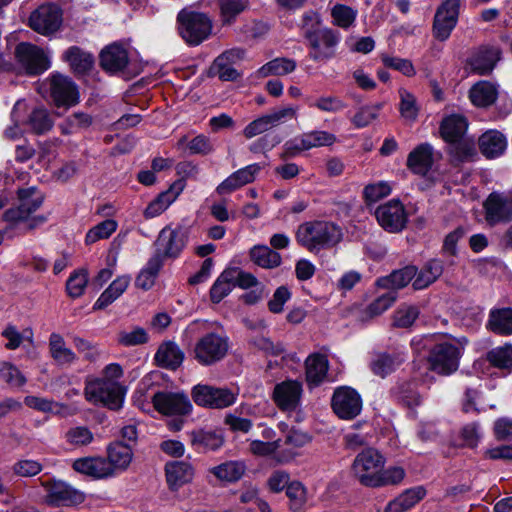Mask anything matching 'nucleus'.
<instances>
[{"label": "nucleus", "instance_id": "nucleus-40", "mask_svg": "<svg viewBox=\"0 0 512 512\" xmlns=\"http://www.w3.org/2000/svg\"><path fill=\"white\" fill-rule=\"evenodd\" d=\"M443 273L442 261L432 259L428 261L420 272L416 273V278L413 281V287L416 290H421L434 283Z\"/></svg>", "mask_w": 512, "mask_h": 512}, {"label": "nucleus", "instance_id": "nucleus-32", "mask_svg": "<svg viewBox=\"0 0 512 512\" xmlns=\"http://www.w3.org/2000/svg\"><path fill=\"white\" fill-rule=\"evenodd\" d=\"M25 125L31 133L43 135L53 128L54 119L45 107L37 106L29 113Z\"/></svg>", "mask_w": 512, "mask_h": 512}, {"label": "nucleus", "instance_id": "nucleus-6", "mask_svg": "<svg viewBox=\"0 0 512 512\" xmlns=\"http://www.w3.org/2000/svg\"><path fill=\"white\" fill-rule=\"evenodd\" d=\"M384 457L374 448H367L360 452L352 464V473L360 484L375 488L380 470L384 468Z\"/></svg>", "mask_w": 512, "mask_h": 512}, {"label": "nucleus", "instance_id": "nucleus-34", "mask_svg": "<svg viewBox=\"0 0 512 512\" xmlns=\"http://www.w3.org/2000/svg\"><path fill=\"white\" fill-rule=\"evenodd\" d=\"M425 495L426 490L422 486L407 489L387 504L385 512H405L415 506Z\"/></svg>", "mask_w": 512, "mask_h": 512}, {"label": "nucleus", "instance_id": "nucleus-29", "mask_svg": "<svg viewBox=\"0 0 512 512\" xmlns=\"http://www.w3.org/2000/svg\"><path fill=\"white\" fill-rule=\"evenodd\" d=\"M154 359L159 367L175 370L182 364L184 353L176 343L167 341L159 346Z\"/></svg>", "mask_w": 512, "mask_h": 512}, {"label": "nucleus", "instance_id": "nucleus-39", "mask_svg": "<svg viewBox=\"0 0 512 512\" xmlns=\"http://www.w3.org/2000/svg\"><path fill=\"white\" fill-rule=\"evenodd\" d=\"M63 59L68 62L71 69L79 74L89 71L94 64L92 54L77 46L69 47L63 54Z\"/></svg>", "mask_w": 512, "mask_h": 512}, {"label": "nucleus", "instance_id": "nucleus-53", "mask_svg": "<svg viewBox=\"0 0 512 512\" xmlns=\"http://www.w3.org/2000/svg\"><path fill=\"white\" fill-rule=\"evenodd\" d=\"M401 116L410 122L416 120L419 108L415 96L404 88L399 90Z\"/></svg>", "mask_w": 512, "mask_h": 512}, {"label": "nucleus", "instance_id": "nucleus-24", "mask_svg": "<svg viewBox=\"0 0 512 512\" xmlns=\"http://www.w3.org/2000/svg\"><path fill=\"white\" fill-rule=\"evenodd\" d=\"M128 62V51L119 43L110 44L101 51L100 65L107 72H120L126 68Z\"/></svg>", "mask_w": 512, "mask_h": 512}, {"label": "nucleus", "instance_id": "nucleus-7", "mask_svg": "<svg viewBox=\"0 0 512 512\" xmlns=\"http://www.w3.org/2000/svg\"><path fill=\"white\" fill-rule=\"evenodd\" d=\"M305 38L308 40L309 57L315 62H327L335 57L336 48L340 41L338 32L328 28L307 30Z\"/></svg>", "mask_w": 512, "mask_h": 512}, {"label": "nucleus", "instance_id": "nucleus-47", "mask_svg": "<svg viewBox=\"0 0 512 512\" xmlns=\"http://www.w3.org/2000/svg\"><path fill=\"white\" fill-rule=\"evenodd\" d=\"M449 144V154L455 161L464 162L475 154L474 141L465 136Z\"/></svg>", "mask_w": 512, "mask_h": 512}, {"label": "nucleus", "instance_id": "nucleus-51", "mask_svg": "<svg viewBox=\"0 0 512 512\" xmlns=\"http://www.w3.org/2000/svg\"><path fill=\"white\" fill-rule=\"evenodd\" d=\"M419 316V309L412 305H401L393 314V326L409 328Z\"/></svg>", "mask_w": 512, "mask_h": 512}, {"label": "nucleus", "instance_id": "nucleus-23", "mask_svg": "<svg viewBox=\"0 0 512 512\" xmlns=\"http://www.w3.org/2000/svg\"><path fill=\"white\" fill-rule=\"evenodd\" d=\"M133 460L132 448L121 441H115L107 447L106 462L109 464L112 476L128 469Z\"/></svg>", "mask_w": 512, "mask_h": 512}, {"label": "nucleus", "instance_id": "nucleus-15", "mask_svg": "<svg viewBox=\"0 0 512 512\" xmlns=\"http://www.w3.org/2000/svg\"><path fill=\"white\" fill-rule=\"evenodd\" d=\"M49 90L57 107H72L79 102V92L75 83L67 76L54 74L49 78Z\"/></svg>", "mask_w": 512, "mask_h": 512}, {"label": "nucleus", "instance_id": "nucleus-25", "mask_svg": "<svg viewBox=\"0 0 512 512\" xmlns=\"http://www.w3.org/2000/svg\"><path fill=\"white\" fill-rule=\"evenodd\" d=\"M73 469L94 479L113 477L106 458L100 456L76 459L73 462Z\"/></svg>", "mask_w": 512, "mask_h": 512}, {"label": "nucleus", "instance_id": "nucleus-18", "mask_svg": "<svg viewBox=\"0 0 512 512\" xmlns=\"http://www.w3.org/2000/svg\"><path fill=\"white\" fill-rule=\"evenodd\" d=\"M16 57L28 74L37 75L50 67V61L44 51L30 43L22 42L15 50Z\"/></svg>", "mask_w": 512, "mask_h": 512}, {"label": "nucleus", "instance_id": "nucleus-63", "mask_svg": "<svg viewBox=\"0 0 512 512\" xmlns=\"http://www.w3.org/2000/svg\"><path fill=\"white\" fill-rule=\"evenodd\" d=\"M391 193V186L386 181L371 183L364 187L363 198L368 203H374L388 196Z\"/></svg>", "mask_w": 512, "mask_h": 512}, {"label": "nucleus", "instance_id": "nucleus-12", "mask_svg": "<svg viewBox=\"0 0 512 512\" xmlns=\"http://www.w3.org/2000/svg\"><path fill=\"white\" fill-rule=\"evenodd\" d=\"M46 491V502L53 506L71 505L82 502L84 497L79 491L61 480L49 478L38 479Z\"/></svg>", "mask_w": 512, "mask_h": 512}, {"label": "nucleus", "instance_id": "nucleus-5", "mask_svg": "<svg viewBox=\"0 0 512 512\" xmlns=\"http://www.w3.org/2000/svg\"><path fill=\"white\" fill-rule=\"evenodd\" d=\"M125 391L117 381L96 378L86 381L84 395L93 404H102L111 410L122 407Z\"/></svg>", "mask_w": 512, "mask_h": 512}, {"label": "nucleus", "instance_id": "nucleus-21", "mask_svg": "<svg viewBox=\"0 0 512 512\" xmlns=\"http://www.w3.org/2000/svg\"><path fill=\"white\" fill-rule=\"evenodd\" d=\"M262 168L261 164L254 163L238 169L216 187V192L219 195H227L244 185L252 183Z\"/></svg>", "mask_w": 512, "mask_h": 512}, {"label": "nucleus", "instance_id": "nucleus-49", "mask_svg": "<svg viewBox=\"0 0 512 512\" xmlns=\"http://www.w3.org/2000/svg\"><path fill=\"white\" fill-rule=\"evenodd\" d=\"M397 299V292L388 291L379 297H377L374 301H372L365 310V315L367 318H374L376 316L381 315L387 309H389L393 303Z\"/></svg>", "mask_w": 512, "mask_h": 512}, {"label": "nucleus", "instance_id": "nucleus-3", "mask_svg": "<svg viewBox=\"0 0 512 512\" xmlns=\"http://www.w3.org/2000/svg\"><path fill=\"white\" fill-rule=\"evenodd\" d=\"M19 205L6 210L3 219L11 224L26 223L27 229L32 230L42 225L46 218L42 215L32 216L43 202L42 195L34 188L18 191Z\"/></svg>", "mask_w": 512, "mask_h": 512}, {"label": "nucleus", "instance_id": "nucleus-42", "mask_svg": "<svg viewBox=\"0 0 512 512\" xmlns=\"http://www.w3.org/2000/svg\"><path fill=\"white\" fill-rule=\"evenodd\" d=\"M251 260L265 269H273L281 264V255L267 245H256L250 250Z\"/></svg>", "mask_w": 512, "mask_h": 512}, {"label": "nucleus", "instance_id": "nucleus-50", "mask_svg": "<svg viewBox=\"0 0 512 512\" xmlns=\"http://www.w3.org/2000/svg\"><path fill=\"white\" fill-rule=\"evenodd\" d=\"M117 222L113 219H106L91 228L85 237V243L90 245L101 239L110 237L117 229Z\"/></svg>", "mask_w": 512, "mask_h": 512}, {"label": "nucleus", "instance_id": "nucleus-8", "mask_svg": "<svg viewBox=\"0 0 512 512\" xmlns=\"http://www.w3.org/2000/svg\"><path fill=\"white\" fill-rule=\"evenodd\" d=\"M229 339L222 333L209 332L198 339L194 346V357L202 365H212L228 353Z\"/></svg>", "mask_w": 512, "mask_h": 512}, {"label": "nucleus", "instance_id": "nucleus-38", "mask_svg": "<svg viewBox=\"0 0 512 512\" xmlns=\"http://www.w3.org/2000/svg\"><path fill=\"white\" fill-rule=\"evenodd\" d=\"M469 96L474 105L487 107L496 101L498 90L496 85L491 82L479 81L472 86Z\"/></svg>", "mask_w": 512, "mask_h": 512}, {"label": "nucleus", "instance_id": "nucleus-41", "mask_svg": "<svg viewBox=\"0 0 512 512\" xmlns=\"http://www.w3.org/2000/svg\"><path fill=\"white\" fill-rule=\"evenodd\" d=\"M182 187L171 186L167 191L162 192L145 209V218H153L164 212L178 197Z\"/></svg>", "mask_w": 512, "mask_h": 512}, {"label": "nucleus", "instance_id": "nucleus-33", "mask_svg": "<svg viewBox=\"0 0 512 512\" xmlns=\"http://www.w3.org/2000/svg\"><path fill=\"white\" fill-rule=\"evenodd\" d=\"M467 128L468 122L463 115L452 114L442 120L440 133L446 142H455L465 136Z\"/></svg>", "mask_w": 512, "mask_h": 512}, {"label": "nucleus", "instance_id": "nucleus-2", "mask_svg": "<svg viewBox=\"0 0 512 512\" xmlns=\"http://www.w3.org/2000/svg\"><path fill=\"white\" fill-rule=\"evenodd\" d=\"M466 337L454 338L435 343L429 350L427 362L429 370L441 376H449L459 368V362L465 346Z\"/></svg>", "mask_w": 512, "mask_h": 512}, {"label": "nucleus", "instance_id": "nucleus-9", "mask_svg": "<svg viewBox=\"0 0 512 512\" xmlns=\"http://www.w3.org/2000/svg\"><path fill=\"white\" fill-rule=\"evenodd\" d=\"M191 396L196 405L210 409H224L232 406L237 394L226 387L198 384L193 387Z\"/></svg>", "mask_w": 512, "mask_h": 512}, {"label": "nucleus", "instance_id": "nucleus-14", "mask_svg": "<svg viewBox=\"0 0 512 512\" xmlns=\"http://www.w3.org/2000/svg\"><path fill=\"white\" fill-rule=\"evenodd\" d=\"M152 403L155 410L163 415H187L193 408L183 392H157L152 397Z\"/></svg>", "mask_w": 512, "mask_h": 512}, {"label": "nucleus", "instance_id": "nucleus-44", "mask_svg": "<svg viewBox=\"0 0 512 512\" xmlns=\"http://www.w3.org/2000/svg\"><path fill=\"white\" fill-rule=\"evenodd\" d=\"M296 68V62L289 58H275L259 69L262 77L270 75L283 76L292 73Z\"/></svg>", "mask_w": 512, "mask_h": 512}, {"label": "nucleus", "instance_id": "nucleus-58", "mask_svg": "<svg viewBox=\"0 0 512 512\" xmlns=\"http://www.w3.org/2000/svg\"><path fill=\"white\" fill-rule=\"evenodd\" d=\"M487 360L495 367H512V345L496 347L487 353Z\"/></svg>", "mask_w": 512, "mask_h": 512}, {"label": "nucleus", "instance_id": "nucleus-17", "mask_svg": "<svg viewBox=\"0 0 512 512\" xmlns=\"http://www.w3.org/2000/svg\"><path fill=\"white\" fill-rule=\"evenodd\" d=\"M486 220L489 224L512 220V191L491 193L484 203Z\"/></svg>", "mask_w": 512, "mask_h": 512}, {"label": "nucleus", "instance_id": "nucleus-46", "mask_svg": "<svg viewBox=\"0 0 512 512\" xmlns=\"http://www.w3.org/2000/svg\"><path fill=\"white\" fill-rule=\"evenodd\" d=\"M300 136L306 150L323 146H331L337 140L334 134L323 130L311 131L301 134Z\"/></svg>", "mask_w": 512, "mask_h": 512}, {"label": "nucleus", "instance_id": "nucleus-59", "mask_svg": "<svg viewBox=\"0 0 512 512\" xmlns=\"http://www.w3.org/2000/svg\"><path fill=\"white\" fill-rule=\"evenodd\" d=\"M269 30L270 27L267 23L261 21H250L240 28V33L246 41H257L264 38Z\"/></svg>", "mask_w": 512, "mask_h": 512}, {"label": "nucleus", "instance_id": "nucleus-60", "mask_svg": "<svg viewBox=\"0 0 512 512\" xmlns=\"http://www.w3.org/2000/svg\"><path fill=\"white\" fill-rule=\"evenodd\" d=\"M405 475V470L400 466H393L388 469L382 468V470H380L379 477H377L375 488L400 484Z\"/></svg>", "mask_w": 512, "mask_h": 512}, {"label": "nucleus", "instance_id": "nucleus-22", "mask_svg": "<svg viewBox=\"0 0 512 512\" xmlns=\"http://www.w3.org/2000/svg\"><path fill=\"white\" fill-rule=\"evenodd\" d=\"M440 157L428 143L416 146L407 157V167L415 174L426 175L432 168L435 160Z\"/></svg>", "mask_w": 512, "mask_h": 512}, {"label": "nucleus", "instance_id": "nucleus-11", "mask_svg": "<svg viewBox=\"0 0 512 512\" xmlns=\"http://www.w3.org/2000/svg\"><path fill=\"white\" fill-rule=\"evenodd\" d=\"M378 224L389 233L402 231L407 224L408 215L404 205L396 199H392L375 210Z\"/></svg>", "mask_w": 512, "mask_h": 512}, {"label": "nucleus", "instance_id": "nucleus-48", "mask_svg": "<svg viewBox=\"0 0 512 512\" xmlns=\"http://www.w3.org/2000/svg\"><path fill=\"white\" fill-rule=\"evenodd\" d=\"M0 379L13 388H20L27 381L23 373L7 361L0 362Z\"/></svg>", "mask_w": 512, "mask_h": 512}, {"label": "nucleus", "instance_id": "nucleus-13", "mask_svg": "<svg viewBox=\"0 0 512 512\" xmlns=\"http://www.w3.org/2000/svg\"><path fill=\"white\" fill-rule=\"evenodd\" d=\"M62 24V11L54 4L42 5L29 17L30 27L39 34L49 36L58 31Z\"/></svg>", "mask_w": 512, "mask_h": 512}, {"label": "nucleus", "instance_id": "nucleus-10", "mask_svg": "<svg viewBox=\"0 0 512 512\" xmlns=\"http://www.w3.org/2000/svg\"><path fill=\"white\" fill-rule=\"evenodd\" d=\"M362 398L360 394L349 386H341L335 389L331 407L334 413L343 420H351L362 411Z\"/></svg>", "mask_w": 512, "mask_h": 512}, {"label": "nucleus", "instance_id": "nucleus-30", "mask_svg": "<svg viewBox=\"0 0 512 512\" xmlns=\"http://www.w3.org/2000/svg\"><path fill=\"white\" fill-rule=\"evenodd\" d=\"M166 480L170 489L176 490L193 477V469L184 461L169 462L165 466Z\"/></svg>", "mask_w": 512, "mask_h": 512}, {"label": "nucleus", "instance_id": "nucleus-54", "mask_svg": "<svg viewBox=\"0 0 512 512\" xmlns=\"http://www.w3.org/2000/svg\"><path fill=\"white\" fill-rule=\"evenodd\" d=\"M396 395L407 407H416L422 403V397L414 382H403L396 388Z\"/></svg>", "mask_w": 512, "mask_h": 512}, {"label": "nucleus", "instance_id": "nucleus-16", "mask_svg": "<svg viewBox=\"0 0 512 512\" xmlns=\"http://www.w3.org/2000/svg\"><path fill=\"white\" fill-rule=\"evenodd\" d=\"M460 4L461 0H446L437 9L433 31L438 40L445 41L449 38L458 21Z\"/></svg>", "mask_w": 512, "mask_h": 512}, {"label": "nucleus", "instance_id": "nucleus-19", "mask_svg": "<svg viewBox=\"0 0 512 512\" xmlns=\"http://www.w3.org/2000/svg\"><path fill=\"white\" fill-rule=\"evenodd\" d=\"M185 243L186 235L181 227L176 229L165 227L160 231L156 240V253H160L163 258H175L180 254Z\"/></svg>", "mask_w": 512, "mask_h": 512}, {"label": "nucleus", "instance_id": "nucleus-20", "mask_svg": "<svg viewBox=\"0 0 512 512\" xmlns=\"http://www.w3.org/2000/svg\"><path fill=\"white\" fill-rule=\"evenodd\" d=\"M302 384L296 380H286L277 384L273 391V399L283 411H293L300 403Z\"/></svg>", "mask_w": 512, "mask_h": 512}, {"label": "nucleus", "instance_id": "nucleus-1", "mask_svg": "<svg viewBox=\"0 0 512 512\" xmlns=\"http://www.w3.org/2000/svg\"><path fill=\"white\" fill-rule=\"evenodd\" d=\"M341 240V228L329 221H308L299 225L296 231L297 243L312 253L332 248Z\"/></svg>", "mask_w": 512, "mask_h": 512}, {"label": "nucleus", "instance_id": "nucleus-27", "mask_svg": "<svg viewBox=\"0 0 512 512\" xmlns=\"http://www.w3.org/2000/svg\"><path fill=\"white\" fill-rule=\"evenodd\" d=\"M48 348L51 358L57 365L70 366L78 360L76 353L67 347L63 336L59 333L50 334Z\"/></svg>", "mask_w": 512, "mask_h": 512}, {"label": "nucleus", "instance_id": "nucleus-26", "mask_svg": "<svg viewBox=\"0 0 512 512\" xmlns=\"http://www.w3.org/2000/svg\"><path fill=\"white\" fill-rule=\"evenodd\" d=\"M501 51L496 46H482L478 48L469 60L473 71L480 75L490 73L500 59Z\"/></svg>", "mask_w": 512, "mask_h": 512}, {"label": "nucleus", "instance_id": "nucleus-36", "mask_svg": "<svg viewBox=\"0 0 512 512\" xmlns=\"http://www.w3.org/2000/svg\"><path fill=\"white\" fill-rule=\"evenodd\" d=\"M479 147L487 158H495L503 154L507 147V141L502 133L490 130L479 138Z\"/></svg>", "mask_w": 512, "mask_h": 512}, {"label": "nucleus", "instance_id": "nucleus-61", "mask_svg": "<svg viewBox=\"0 0 512 512\" xmlns=\"http://www.w3.org/2000/svg\"><path fill=\"white\" fill-rule=\"evenodd\" d=\"M331 16L336 25L342 28H348L354 23L357 11L349 6L336 4L331 10Z\"/></svg>", "mask_w": 512, "mask_h": 512}, {"label": "nucleus", "instance_id": "nucleus-56", "mask_svg": "<svg viewBox=\"0 0 512 512\" xmlns=\"http://www.w3.org/2000/svg\"><path fill=\"white\" fill-rule=\"evenodd\" d=\"M309 106L321 112L337 113L345 109L347 105L337 96L322 95L309 103Z\"/></svg>", "mask_w": 512, "mask_h": 512}, {"label": "nucleus", "instance_id": "nucleus-64", "mask_svg": "<svg viewBox=\"0 0 512 512\" xmlns=\"http://www.w3.org/2000/svg\"><path fill=\"white\" fill-rule=\"evenodd\" d=\"M117 340L123 346H135L146 343L148 335L145 329L135 327L131 330L120 331Z\"/></svg>", "mask_w": 512, "mask_h": 512}, {"label": "nucleus", "instance_id": "nucleus-43", "mask_svg": "<svg viewBox=\"0 0 512 512\" xmlns=\"http://www.w3.org/2000/svg\"><path fill=\"white\" fill-rule=\"evenodd\" d=\"M218 480L225 482H235L245 473V465L237 461H228L210 469Z\"/></svg>", "mask_w": 512, "mask_h": 512}, {"label": "nucleus", "instance_id": "nucleus-55", "mask_svg": "<svg viewBox=\"0 0 512 512\" xmlns=\"http://www.w3.org/2000/svg\"><path fill=\"white\" fill-rule=\"evenodd\" d=\"M192 443L203 449L217 450L223 445V438L214 432L199 430L192 433Z\"/></svg>", "mask_w": 512, "mask_h": 512}, {"label": "nucleus", "instance_id": "nucleus-31", "mask_svg": "<svg viewBox=\"0 0 512 512\" xmlns=\"http://www.w3.org/2000/svg\"><path fill=\"white\" fill-rule=\"evenodd\" d=\"M486 327L488 330L498 335H512V308L492 309L489 313Z\"/></svg>", "mask_w": 512, "mask_h": 512}, {"label": "nucleus", "instance_id": "nucleus-37", "mask_svg": "<svg viewBox=\"0 0 512 512\" xmlns=\"http://www.w3.org/2000/svg\"><path fill=\"white\" fill-rule=\"evenodd\" d=\"M416 273L417 268L415 266H406L393 271L386 277L379 278L377 285L389 291L396 292V290L404 288L416 276Z\"/></svg>", "mask_w": 512, "mask_h": 512}, {"label": "nucleus", "instance_id": "nucleus-45", "mask_svg": "<svg viewBox=\"0 0 512 512\" xmlns=\"http://www.w3.org/2000/svg\"><path fill=\"white\" fill-rule=\"evenodd\" d=\"M233 273L228 272L226 269L214 282L210 290V297L213 303H219L235 287L233 284Z\"/></svg>", "mask_w": 512, "mask_h": 512}, {"label": "nucleus", "instance_id": "nucleus-52", "mask_svg": "<svg viewBox=\"0 0 512 512\" xmlns=\"http://www.w3.org/2000/svg\"><path fill=\"white\" fill-rule=\"evenodd\" d=\"M381 109V103L362 106L355 113L351 121L356 128H364L377 119Z\"/></svg>", "mask_w": 512, "mask_h": 512}, {"label": "nucleus", "instance_id": "nucleus-62", "mask_svg": "<svg viewBox=\"0 0 512 512\" xmlns=\"http://www.w3.org/2000/svg\"><path fill=\"white\" fill-rule=\"evenodd\" d=\"M289 505L292 511H299L306 502V489L299 481H293L286 490Z\"/></svg>", "mask_w": 512, "mask_h": 512}, {"label": "nucleus", "instance_id": "nucleus-35", "mask_svg": "<svg viewBox=\"0 0 512 512\" xmlns=\"http://www.w3.org/2000/svg\"><path fill=\"white\" fill-rule=\"evenodd\" d=\"M405 361L403 353H380L370 363L372 372L384 378L394 372Z\"/></svg>", "mask_w": 512, "mask_h": 512}, {"label": "nucleus", "instance_id": "nucleus-57", "mask_svg": "<svg viewBox=\"0 0 512 512\" xmlns=\"http://www.w3.org/2000/svg\"><path fill=\"white\" fill-rule=\"evenodd\" d=\"M88 284V273L85 270L74 271L66 282V290L70 297H80Z\"/></svg>", "mask_w": 512, "mask_h": 512}, {"label": "nucleus", "instance_id": "nucleus-4", "mask_svg": "<svg viewBox=\"0 0 512 512\" xmlns=\"http://www.w3.org/2000/svg\"><path fill=\"white\" fill-rule=\"evenodd\" d=\"M177 24L182 39L192 46H197L206 40L213 28L212 20L207 14L190 8H184L178 13Z\"/></svg>", "mask_w": 512, "mask_h": 512}, {"label": "nucleus", "instance_id": "nucleus-28", "mask_svg": "<svg viewBox=\"0 0 512 512\" xmlns=\"http://www.w3.org/2000/svg\"><path fill=\"white\" fill-rule=\"evenodd\" d=\"M329 361L326 355L313 353L305 360L306 380L309 385L318 386L327 377Z\"/></svg>", "mask_w": 512, "mask_h": 512}]
</instances>
